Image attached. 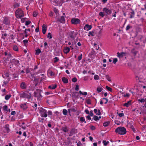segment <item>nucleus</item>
<instances>
[{
  "instance_id": "f257e3e1",
  "label": "nucleus",
  "mask_w": 146,
  "mask_h": 146,
  "mask_svg": "<svg viewBox=\"0 0 146 146\" xmlns=\"http://www.w3.org/2000/svg\"><path fill=\"white\" fill-rule=\"evenodd\" d=\"M115 131L116 133L119 134L123 135L126 133V130L124 127H119L115 129Z\"/></svg>"
},
{
  "instance_id": "f03ea898",
  "label": "nucleus",
  "mask_w": 146,
  "mask_h": 146,
  "mask_svg": "<svg viewBox=\"0 0 146 146\" xmlns=\"http://www.w3.org/2000/svg\"><path fill=\"white\" fill-rule=\"evenodd\" d=\"M15 14L16 17L18 19H21L24 16L23 11L21 9H19L16 10Z\"/></svg>"
},
{
  "instance_id": "7ed1b4c3",
  "label": "nucleus",
  "mask_w": 146,
  "mask_h": 146,
  "mask_svg": "<svg viewBox=\"0 0 146 146\" xmlns=\"http://www.w3.org/2000/svg\"><path fill=\"white\" fill-rule=\"evenodd\" d=\"M20 97L23 98H27L30 99L31 97V94L28 91H26L20 94Z\"/></svg>"
},
{
  "instance_id": "20e7f679",
  "label": "nucleus",
  "mask_w": 146,
  "mask_h": 146,
  "mask_svg": "<svg viewBox=\"0 0 146 146\" xmlns=\"http://www.w3.org/2000/svg\"><path fill=\"white\" fill-rule=\"evenodd\" d=\"M40 115L41 117H46L47 116V111L42 108H40L39 110Z\"/></svg>"
},
{
  "instance_id": "39448f33",
  "label": "nucleus",
  "mask_w": 146,
  "mask_h": 146,
  "mask_svg": "<svg viewBox=\"0 0 146 146\" xmlns=\"http://www.w3.org/2000/svg\"><path fill=\"white\" fill-rule=\"evenodd\" d=\"M72 23L75 25L78 24L80 23V20L77 18H73L71 20Z\"/></svg>"
},
{
  "instance_id": "423d86ee",
  "label": "nucleus",
  "mask_w": 146,
  "mask_h": 146,
  "mask_svg": "<svg viewBox=\"0 0 146 146\" xmlns=\"http://www.w3.org/2000/svg\"><path fill=\"white\" fill-rule=\"evenodd\" d=\"M103 11L105 14L106 13L107 15H109L111 13V10L109 9L106 7L103 8Z\"/></svg>"
},
{
  "instance_id": "0eeeda50",
  "label": "nucleus",
  "mask_w": 146,
  "mask_h": 146,
  "mask_svg": "<svg viewBox=\"0 0 146 146\" xmlns=\"http://www.w3.org/2000/svg\"><path fill=\"white\" fill-rule=\"evenodd\" d=\"M34 96L35 97H37L38 98H41L42 96L40 95V90H38L36 92H35L34 93Z\"/></svg>"
},
{
  "instance_id": "6e6552de",
  "label": "nucleus",
  "mask_w": 146,
  "mask_h": 146,
  "mask_svg": "<svg viewBox=\"0 0 146 146\" xmlns=\"http://www.w3.org/2000/svg\"><path fill=\"white\" fill-rule=\"evenodd\" d=\"M3 23L7 25H9L10 24V20L7 17H4L3 21Z\"/></svg>"
},
{
  "instance_id": "1a4fd4ad",
  "label": "nucleus",
  "mask_w": 146,
  "mask_h": 146,
  "mask_svg": "<svg viewBox=\"0 0 146 146\" xmlns=\"http://www.w3.org/2000/svg\"><path fill=\"white\" fill-rule=\"evenodd\" d=\"M54 1L57 5L59 6H61L64 2V0H55Z\"/></svg>"
},
{
  "instance_id": "9d476101",
  "label": "nucleus",
  "mask_w": 146,
  "mask_h": 146,
  "mask_svg": "<svg viewBox=\"0 0 146 146\" xmlns=\"http://www.w3.org/2000/svg\"><path fill=\"white\" fill-rule=\"evenodd\" d=\"M117 56L119 58H121L123 56H125L126 55V53L124 52H121V53L117 52Z\"/></svg>"
},
{
  "instance_id": "9b49d317",
  "label": "nucleus",
  "mask_w": 146,
  "mask_h": 146,
  "mask_svg": "<svg viewBox=\"0 0 146 146\" xmlns=\"http://www.w3.org/2000/svg\"><path fill=\"white\" fill-rule=\"evenodd\" d=\"M11 63L14 64L15 65H17L19 63V61L15 59H13L11 61Z\"/></svg>"
},
{
  "instance_id": "f8f14e48",
  "label": "nucleus",
  "mask_w": 146,
  "mask_h": 146,
  "mask_svg": "<svg viewBox=\"0 0 146 146\" xmlns=\"http://www.w3.org/2000/svg\"><path fill=\"white\" fill-rule=\"evenodd\" d=\"M92 28V27L91 25L86 24L84 26V29L85 30H86L87 31H88L90 30Z\"/></svg>"
},
{
  "instance_id": "ddd939ff",
  "label": "nucleus",
  "mask_w": 146,
  "mask_h": 146,
  "mask_svg": "<svg viewBox=\"0 0 146 146\" xmlns=\"http://www.w3.org/2000/svg\"><path fill=\"white\" fill-rule=\"evenodd\" d=\"M131 102L132 101L131 100L129 101L127 103L124 104L123 105V106L126 107H129L132 104Z\"/></svg>"
},
{
  "instance_id": "4468645a",
  "label": "nucleus",
  "mask_w": 146,
  "mask_h": 146,
  "mask_svg": "<svg viewBox=\"0 0 146 146\" xmlns=\"http://www.w3.org/2000/svg\"><path fill=\"white\" fill-rule=\"evenodd\" d=\"M47 29V27L46 25L44 24L42 26V30L43 34H45L46 33Z\"/></svg>"
},
{
  "instance_id": "2eb2a0df",
  "label": "nucleus",
  "mask_w": 146,
  "mask_h": 146,
  "mask_svg": "<svg viewBox=\"0 0 146 146\" xmlns=\"http://www.w3.org/2000/svg\"><path fill=\"white\" fill-rule=\"evenodd\" d=\"M20 106L21 108L24 110H26L27 108L26 103L21 104L20 105Z\"/></svg>"
},
{
  "instance_id": "dca6fc26",
  "label": "nucleus",
  "mask_w": 146,
  "mask_h": 146,
  "mask_svg": "<svg viewBox=\"0 0 146 146\" xmlns=\"http://www.w3.org/2000/svg\"><path fill=\"white\" fill-rule=\"evenodd\" d=\"M69 36L70 38L74 39L75 38L74 32L73 31H71L69 33Z\"/></svg>"
},
{
  "instance_id": "f3484780",
  "label": "nucleus",
  "mask_w": 146,
  "mask_h": 146,
  "mask_svg": "<svg viewBox=\"0 0 146 146\" xmlns=\"http://www.w3.org/2000/svg\"><path fill=\"white\" fill-rule=\"evenodd\" d=\"M70 50V48L68 47H66L64 49V52L65 53L67 54L69 52Z\"/></svg>"
},
{
  "instance_id": "a211bd4d",
  "label": "nucleus",
  "mask_w": 146,
  "mask_h": 146,
  "mask_svg": "<svg viewBox=\"0 0 146 146\" xmlns=\"http://www.w3.org/2000/svg\"><path fill=\"white\" fill-rule=\"evenodd\" d=\"M94 111L96 115H101L100 111V110H97L96 109H94Z\"/></svg>"
},
{
  "instance_id": "6ab92c4d",
  "label": "nucleus",
  "mask_w": 146,
  "mask_h": 146,
  "mask_svg": "<svg viewBox=\"0 0 146 146\" xmlns=\"http://www.w3.org/2000/svg\"><path fill=\"white\" fill-rule=\"evenodd\" d=\"M56 86H57L56 85H51L48 86V88L49 89L54 90L56 88Z\"/></svg>"
},
{
  "instance_id": "aec40b11",
  "label": "nucleus",
  "mask_w": 146,
  "mask_h": 146,
  "mask_svg": "<svg viewBox=\"0 0 146 146\" xmlns=\"http://www.w3.org/2000/svg\"><path fill=\"white\" fill-rule=\"evenodd\" d=\"M20 87L22 89H25L26 88L25 83V82H22L20 85Z\"/></svg>"
},
{
  "instance_id": "412c9836",
  "label": "nucleus",
  "mask_w": 146,
  "mask_h": 146,
  "mask_svg": "<svg viewBox=\"0 0 146 146\" xmlns=\"http://www.w3.org/2000/svg\"><path fill=\"white\" fill-rule=\"evenodd\" d=\"M63 82L64 83H67L68 82V80L65 77H63L62 78Z\"/></svg>"
},
{
  "instance_id": "4be33fe9",
  "label": "nucleus",
  "mask_w": 146,
  "mask_h": 146,
  "mask_svg": "<svg viewBox=\"0 0 146 146\" xmlns=\"http://www.w3.org/2000/svg\"><path fill=\"white\" fill-rule=\"evenodd\" d=\"M131 53L133 54L134 56H135L138 52L135 50L134 49L131 50Z\"/></svg>"
},
{
  "instance_id": "5701e85b",
  "label": "nucleus",
  "mask_w": 146,
  "mask_h": 146,
  "mask_svg": "<svg viewBox=\"0 0 146 146\" xmlns=\"http://www.w3.org/2000/svg\"><path fill=\"white\" fill-rule=\"evenodd\" d=\"M60 22L62 23H64L65 20L64 17L62 16L60 19Z\"/></svg>"
},
{
  "instance_id": "b1692460",
  "label": "nucleus",
  "mask_w": 146,
  "mask_h": 146,
  "mask_svg": "<svg viewBox=\"0 0 146 146\" xmlns=\"http://www.w3.org/2000/svg\"><path fill=\"white\" fill-rule=\"evenodd\" d=\"M103 90V89L102 88L99 87L97 88V91L98 92H100Z\"/></svg>"
},
{
  "instance_id": "393cba45",
  "label": "nucleus",
  "mask_w": 146,
  "mask_h": 146,
  "mask_svg": "<svg viewBox=\"0 0 146 146\" xmlns=\"http://www.w3.org/2000/svg\"><path fill=\"white\" fill-rule=\"evenodd\" d=\"M79 93L80 94L82 95H83L86 96L87 94V92H82L81 91H79Z\"/></svg>"
},
{
  "instance_id": "a878e982",
  "label": "nucleus",
  "mask_w": 146,
  "mask_h": 146,
  "mask_svg": "<svg viewBox=\"0 0 146 146\" xmlns=\"http://www.w3.org/2000/svg\"><path fill=\"white\" fill-rule=\"evenodd\" d=\"M68 112V111L66 109H64L63 110L62 113L63 115H67V113Z\"/></svg>"
},
{
  "instance_id": "bb28decb",
  "label": "nucleus",
  "mask_w": 146,
  "mask_h": 146,
  "mask_svg": "<svg viewBox=\"0 0 146 146\" xmlns=\"http://www.w3.org/2000/svg\"><path fill=\"white\" fill-rule=\"evenodd\" d=\"M138 101L140 102H146V98L145 99H139Z\"/></svg>"
},
{
  "instance_id": "cd10ccee",
  "label": "nucleus",
  "mask_w": 146,
  "mask_h": 146,
  "mask_svg": "<svg viewBox=\"0 0 146 146\" xmlns=\"http://www.w3.org/2000/svg\"><path fill=\"white\" fill-rule=\"evenodd\" d=\"M102 143L105 146H106L109 143V142L108 141H106V140H104L103 141Z\"/></svg>"
},
{
  "instance_id": "c85d7f7f",
  "label": "nucleus",
  "mask_w": 146,
  "mask_h": 146,
  "mask_svg": "<svg viewBox=\"0 0 146 146\" xmlns=\"http://www.w3.org/2000/svg\"><path fill=\"white\" fill-rule=\"evenodd\" d=\"M105 14L103 11V12H100L99 13V15L102 17H103L105 15Z\"/></svg>"
},
{
  "instance_id": "c756f323",
  "label": "nucleus",
  "mask_w": 146,
  "mask_h": 146,
  "mask_svg": "<svg viewBox=\"0 0 146 146\" xmlns=\"http://www.w3.org/2000/svg\"><path fill=\"white\" fill-rule=\"evenodd\" d=\"M103 102L105 104H106L108 101V100L106 98H103Z\"/></svg>"
},
{
  "instance_id": "7c9ffc66",
  "label": "nucleus",
  "mask_w": 146,
  "mask_h": 146,
  "mask_svg": "<svg viewBox=\"0 0 146 146\" xmlns=\"http://www.w3.org/2000/svg\"><path fill=\"white\" fill-rule=\"evenodd\" d=\"M94 79L96 80H97L99 79V77L97 75H95L94 76Z\"/></svg>"
},
{
  "instance_id": "2f4dec72",
  "label": "nucleus",
  "mask_w": 146,
  "mask_h": 146,
  "mask_svg": "<svg viewBox=\"0 0 146 146\" xmlns=\"http://www.w3.org/2000/svg\"><path fill=\"white\" fill-rule=\"evenodd\" d=\"M41 52V51L39 49H37L36 50L35 54L36 55H38Z\"/></svg>"
},
{
  "instance_id": "473e14b6",
  "label": "nucleus",
  "mask_w": 146,
  "mask_h": 146,
  "mask_svg": "<svg viewBox=\"0 0 146 146\" xmlns=\"http://www.w3.org/2000/svg\"><path fill=\"white\" fill-rule=\"evenodd\" d=\"M62 130L64 132H66L68 131L67 128L66 127L62 128Z\"/></svg>"
},
{
  "instance_id": "72a5a7b5",
  "label": "nucleus",
  "mask_w": 146,
  "mask_h": 146,
  "mask_svg": "<svg viewBox=\"0 0 146 146\" xmlns=\"http://www.w3.org/2000/svg\"><path fill=\"white\" fill-rule=\"evenodd\" d=\"M106 89L108 90V91H110V92H112V88L108 86H106Z\"/></svg>"
},
{
  "instance_id": "f704fd0d",
  "label": "nucleus",
  "mask_w": 146,
  "mask_h": 146,
  "mask_svg": "<svg viewBox=\"0 0 146 146\" xmlns=\"http://www.w3.org/2000/svg\"><path fill=\"white\" fill-rule=\"evenodd\" d=\"M11 96V95H7L5 97V100H7L10 98Z\"/></svg>"
},
{
  "instance_id": "c9c22d12",
  "label": "nucleus",
  "mask_w": 146,
  "mask_h": 146,
  "mask_svg": "<svg viewBox=\"0 0 146 146\" xmlns=\"http://www.w3.org/2000/svg\"><path fill=\"white\" fill-rule=\"evenodd\" d=\"M94 32L93 31H90L89 32L88 36H90V35H91L92 36H94Z\"/></svg>"
},
{
  "instance_id": "e433bc0d",
  "label": "nucleus",
  "mask_w": 146,
  "mask_h": 146,
  "mask_svg": "<svg viewBox=\"0 0 146 146\" xmlns=\"http://www.w3.org/2000/svg\"><path fill=\"white\" fill-rule=\"evenodd\" d=\"M109 123V122H106L103 123V125L104 126L106 127L108 125Z\"/></svg>"
},
{
  "instance_id": "4c0bfd02",
  "label": "nucleus",
  "mask_w": 146,
  "mask_h": 146,
  "mask_svg": "<svg viewBox=\"0 0 146 146\" xmlns=\"http://www.w3.org/2000/svg\"><path fill=\"white\" fill-rule=\"evenodd\" d=\"M47 37L49 38L50 39H51L52 38V36L51 34L50 33H48V35Z\"/></svg>"
},
{
  "instance_id": "58836bf2",
  "label": "nucleus",
  "mask_w": 146,
  "mask_h": 146,
  "mask_svg": "<svg viewBox=\"0 0 146 146\" xmlns=\"http://www.w3.org/2000/svg\"><path fill=\"white\" fill-rule=\"evenodd\" d=\"M80 121L82 122H84L85 123H86V121H85V119H84V118L83 117H81L80 118Z\"/></svg>"
},
{
  "instance_id": "ea45409f",
  "label": "nucleus",
  "mask_w": 146,
  "mask_h": 146,
  "mask_svg": "<svg viewBox=\"0 0 146 146\" xmlns=\"http://www.w3.org/2000/svg\"><path fill=\"white\" fill-rule=\"evenodd\" d=\"M117 114L120 117H122L124 115V114L123 113H117Z\"/></svg>"
},
{
  "instance_id": "a19ab883",
  "label": "nucleus",
  "mask_w": 146,
  "mask_h": 146,
  "mask_svg": "<svg viewBox=\"0 0 146 146\" xmlns=\"http://www.w3.org/2000/svg\"><path fill=\"white\" fill-rule=\"evenodd\" d=\"M106 79L109 81H111V80L110 78L108 75H106Z\"/></svg>"
},
{
  "instance_id": "79ce46f5",
  "label": "nucleus",
  "mask_w": 146,
  "mask_h": 146,
  "mask_svg": "<svg viewBox=\"0 0 146 146\" xmlns=\"http://www.w3.org/2000/svg\"><path fill=\"white\" fill-rule=\"evenodd\" d=\"M93 118L94 120L96 121L99 120L98 117L96 115L94 116Z\"/></svg>"
},
{
  "instance_id": "37998d69",
  "label": "nucleus",
  "mask_w": 146,
  "mask_h": 146,
  "mask_svg": "<svg viewBox=\"0 0 146 146\" xmlns=\"http://www.w3.org/2000/svg\"><path fill=\"white\" fill-rule=\"evenodd\" d=\"M117 61V58H115L113 59V62L114 64H115Z\"/></svg>"
},
{
  "instance_id": "c03bdc74",
  "label": "nucleus",
  "mask_w": 146,
  "mask_h": 146,
  "mask_svg": "<svg viewBox=\"0 0 146 146\" xmlns=\"http://www.w3.org/2000/svg\"><path fill=\"white\" fill-rule=\"evenodd\" d=\"M13 48V49L16 51H17L18 50V48L16 46H14Z\"/></svg>"
},
{
  "instance_id": "a18cd8bd",
  "label": "nucleus",
  "mask_w": 146,
  "mask_h": 146,
  "mask_svg": "<svg viewBox=\"0 0 146 146\" xmlns=\"http://www.w3.org/2000/svg\"><path fill=\"white\" fill-rule=\"evenodd\" d=\"M59 60V59L57 57H55L54 58V62L56 63Z\"/></svg>"
},
{
  "instance_id": "49530a36",
  "label": "nucleus",
  "mask_w": 146,
  "mask_h": 146,
  "mask_svg": "<svg viewBox=\"0 0 146 146\" xmlns=\"http://www.w3.org/2000/svg\"><path fill=\"white\" fill-rule=\"evenodd\" d=\"M7 36V34L6 33H4L2 34V38L5 39V37Z\"/></svg>"
},
{
  "instance_id": "de8ad7c7",
  "label": "nucleus",
  "mask_w": 146,
  "mask_h": 146,
  "mask_svg": "<svg viewBox=\"0 0 146 146\" xmlns=\"http://www.w3.org/2000/svg\"><path fill=\"white\" fill-rule=\"evenodd\" d=\"M31 23V22L30 21H26L25 23V25H29Z\"/></svg>"
},
{
  "instance_id": "09e8293b",
  "label": "nucleus",
  "mask_w": 146,
  "mask_h": 146,
  "mask_svg": "<svg viewBox=\"0 0 146 146\" xmlns=\"http://www.w3.org/2000/svg\"><path fill=\"white\" fill-rule=\"evenodd\" d=\"M77 80V79L75 78H74L72 79V81L73 82H75Z\"/></svg>"
},
{
  "instance_id": "8fccbe9b",
  "label": "nucleus",
  "mask_w": 146,
  "mask_h": 146,
  "mask_svg": "<svg viewBox=\"0 0 146 146\" xmlns=\"http://www.w3.org/2000/svg\"><path fill=\"white\" fill-rule=\"evenodd\" d=\"M7 106L6 105H5L3 106V110L5 111H7Z\"/></svg>"
},
{
  "instance_id": "3c124183",
  "label": "nucleus",
  "mask_w": 146,
  "mask_h": 146,
  "mask_svg": "<svg viewBox=\"0 0 146 146\" xmlns=\"http://www.w3.org/2000/svg\"><path fill=\"white\" fill-rule=\"evenodd\" d=\"M74 44L73 42H72V44L71 46H70V47L72 49H74Z\"/></svg>"
},
{
  "instance_id": "603ef678",
  "label": "nucleus",
  "mask_w": 146,
  "mask_h": 146,
  "mask_svg": "<svg viewBox=\"0 0 146 146\" xmlns=\"http://www.w3.org/2000/svg\"><path fill=\"white\" fill-rule=\"evenodd\" d=\"M49 74H50V76H54V72L51 71H50L49 72Z\"/></svg>"
},
{
  "instance_id": "864d4df0",
  "label": "nucleus",
  "mask_w": 146,
  "mask_h": 146,
  "mask_svg": "<svg viewBox=\"0 0 146 146\" xmlns=\"http://www.w3.org/2000/svg\"><path fill=\"white\" fill-rule=\"evenodd\" d=\"M82 54H81L80 56H79L78 57V60H81L82 59Z\"/></svg>"
},
{
  "instance_id": "5fc2aeb1",
  "label": "nucleus",
  "mask_w": 146,
  "mask_h": 146,
  "mask_svg": "<svg viewBox=\"0 0 146 146\" xmlns=\"http://www.w3.org/2000/svg\"><path fill=\"white\" fill-rule=\"evenodd\" d=\"M19 5L18 3H16L13 5L14 8H15L17 7H19Z\"/></svg>"
},
{
  "instance_id": "6e6d98bb",
  "label": "nucleus",
  "mask_w": 146,
  "mask_h": 146,
  "mask_svg": "<svg viewBox=\"0 0 146 146\" xmlns=\"http://www.w3.org/2000/svg\"><path fill=\"white\" fill-rule=\"evenodd\" d=\"M48 115L49 116L50 115H52V112L50 111H48L47 112Z\"/></svg>"
},
{
  "instance_id": "4d7b16f0",
  "label": "nucleus",
  "mask_w": 146,
  "mask_h": 146,
  "mask_svg": "<svg viewBox=\"0 0 146 146\" xmlns=\"http://www.w3.org/2000/svg\"><path fill=\"white\" fill-rule=\"evenodd\" d=\"M75 90L76 91H78L79 90V86L78 85H76V86L75 88Z\"/></svg>"
},
{
  "instance_id": "13d9d810",
  "label": "nucleus",
  "mask_w": 146,
  "mask_h": 146,
  "mask_svg": "<svg viewBox=\"0 0 146 146\" xmlns=\"http://www.w3.org/2000/svg\"><path fill=\"white\" fill-rule=\"evenodd\" d=\"M71 111H72L76 112L77 111V109L76 108H72L71 109Z\"/></svg>"
},
{
  "instance_id": "bf43d9fd",
  "label": "nucleus",
  "mask_w": 146,
  "mask_h": 146,
  "mask_svg": "<svg viewBox=\"0 0 146 146\" xmlns=\"http://www.w3.org/2000/svg\"><path fill=\"white\" fill-rule=\"evenodd\" d=\"M5 129L7 131V132L8 133L9 131V128L7 126L5 127Z\"/></svg>"
},
{
  "instance_id": "052dcab7",
  "label": "nucleus",
  "mask_w": 146,
  "mask_h": 146,
  "mask_svg": "<svg viewBox=\"0 0 146 146\" xmlns=\"http://www.w3.org/2000/svg\"><path fill=\"white\" fill-rule=\"evenodd\" d=\"M26 19V18H22L21 19V21L22 23H24L25 22Z\"/></svg>"
},
{
  "instance_id": "680f3d73",
  "label": "nucleus",
  "mask_w": 146,
  "mask_h": 146,
  "mask_svg": "<svg viewBox=\"0 0 146 146\" xmlns=\"http://www.w3.org/2000/svg\"><path fill=\"white\" fill-rule=\"evenodd\" d=\"M91 129L92 130H94L95 129V127L94 126H91L90 127Z\"/></svg>"
},
{
  "instance_id": "e2e57ef3",
  "label": "nucleus",
  "mask_w": 146,
  "mask_h": 146,
  "mask_svg": "<svg viewBox=\"0 0 146 146\" xmlns=\"http://www.w3.org/2000/svg\"><path fill=\"white\" fill-rule=\"evenodd\" d=\"M130 28V27L129 25H128L127 26L126 30L127 31L129 30Z\"/></svg>"
},
{
  "instance_id": "0e129e2a",
  "label": "nucleus",
  "mask_w": 146,
  "mask_h": 146,
  "mask_svg": "<svg viewBox=\"0 0 146 146\" xmlns=\"http://www.w3.org/2000/svg\"><path fill=\"white\" fill-rule=\"evenodd\" d=\"M37 13L36 12H33V15L34 17H36L37 16Z\"/></svg>"
},
{
  "instance_id": "69168bd1",
  "label": "nucleus",
  "mask_w": 146,
  "mask_h": 146,
  "mask_svg": "<svg viewBox=\"0 0 146 146\" xmlns=\"http://www.w3.org/2000/svg\"><path fill=\"white\" fill-rule=\"evenodd\" d=\"M16 114V112L15 111H13L11 112V114L14 115Z\"/></svg>"
},
{
  "instance_id": "338daca9",
  "label": "nucleus",
  "mask_w": 146,
  "mask_h": 146,
  "mask_svg": "<svg viewBox=\"0 0 146 146\" xmlns=\"http://www.w3.org/2000/svg\"><path fill=\"white\" fill-rule=\"evenodd\" d=\"M130 96V94H126L124 95V96L125 97H129Z\"/></svg>"
},
{
  "instance_id": "774afa93",
  "label": "nucleus",
  "mask_w": 146,
  "mask_h": 146,
  "mask_svg": "<svg viewBox=\"0 0 146 146\" xmlns=\"http://www.w3.org/2000/svg\"><path fill=\"white\" fill-rule=\"evenodd\" d=\"M85 111L86 113L87 114H90L89 111L88 110H85Z\"/></svg>"
}]
</instances>
